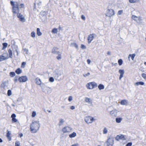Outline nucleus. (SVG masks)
Instances as JSON below:
<instances>
[{"mask_svg": "<svg viewBox=\"0 0 146 146\" xmlns=\"http://www.w3.org/2000/svg\"><path fill=\"white\" fill-rule=\"evenodd\" d=\"M10 3L12 6V12L13 13L17 14V16L19 19L20 21L23 23L25 22L26 20L24 17L19 13L20 9L24 8V5L23 3L12 1H11Z\"/></svg>", "mask_w": 146, "mask_h": 146, "instance_id": "nucleus-1", "label": "nucleus"}, {"mask_svg": "<svg viewBox=\"0 0 146 146\" xmlns=\"http://www.w3.org/2000/svg\"><path fill=\"white\" fill-rule=\"evenodd\" d=\"M40 124L38 121H33L30 126V130L31 133H36L39 129Z\"/></svg>", "mask_w": 146, "mask_h": 146, "instance_id": "nucleus-2", "label": "nucleus"}, {"mask_svg": "<svg viewBox=\"0 0 146 146\" xmlns=\"http://www.w3.org/2000/svg\"><path fill=\"white\" fill-rule=\"evenodd\" d=\"M87 88L89 89H92L94 88L97 86V84L94 82H92L87 84L86 85Z\"/></svg>", "mask_w": 146, "mask_h": 146, "instance_id": "nucleus-3", "label": "nucleus"}, {"mask_svg": "<svg viewBox=\"0 0 146 146\" xmlns=\"http://www.w3.org/2000/svg\"><path fill=\"white\" fill-rule=\"evenodd\" d=\"M72 128L69 126H66L63 128L62 131L63 133L70 132L72 130Z\"/></svg>", "mask_w": 146, "mask_h": 146, "instance_id": "nucleus-4", "label": "nucleus"}, {"mask_svg": "<svg viewBox=\"0 0 146 146\" xmlns=\"http://www.w3.org/2000/svg\"><path fill=\"white\" fill-rule=\"evenodd\" d=\"M9 58V56L7 53H4L2 55H0V62L7 60Z\"/></svg>", "mask_w": 146, "mask_h": 146, "instance_id": "nucleus-5", "label": "nucleus"}, {"mask_svg": "<svg viewBox=\"0 0 146 146\" xmlns=\"http://www.w3.org/2000/svg\"><path fill=\"white\" fill-rule=\"evenodd\" d=\"M115 14L114 11L112 9H109L107 10L106 15L107 16L110 17L113 15Z\"/></svg>", "mask_w": 146, "mask_h": 146, "instance_id": "nucleus-6", "label": "nucleus"}, {"mask_svg": "<svg viewBox=\"0 0 146 146\" xmlns=\"http://www.w3.org/2000/svg\"><path fill=\"white\" fill-rule=\"evenodd\" d=\"M85 121L88 123H92L96 119L91 116L86 117L85 118Z\"/></svg>", "mask_w": 146, "mask_h": 146, "instance_id": "nucleus-7", "label": "nucleus"}, {"mask_svg": "<svg viewBox=\"0 0 146 146\" xmlns=\"http://www.w3.org/2000/svg\"><path fill=\"white\" fill-rule=\"evenodd\" d=\"M55 74L56 75L55 77H57V79L58 80H60V79L58 78V76L61 75L63 74V71L62 70H59V69H56L55 70L54 72Z\"/></svg>", "mask_w": 146, "mask_h": 146, "instance_id": "nucleus-8", "label": "nucleus"}, {"mask_svg": "<svg viewBox=\"0 0 146 146\" xmlns=\"http://www.w3.org/2000/svg\"><path fill=\"white\" fill-rule=\"evenodd\" d=\"M42 91L46 94H49L51 92V90L50 88L47 87H44L42 88Z\"/></svg>", "mask_w": 146, "mask_h": 146, "instance_id": "nucleus-9", "label": "nucleus"}, {"mask_svg": "<svg viewBox=\"0 0 146 146\" xmlns=\"http://www.w3.org/2000/svg\"><path fill=\"white\" fill-rule=\"evenodd\" d=\"M28 80V78L26 76H22L19 77L18 81L20 82H24Z\"/></svg>", "mask_w": 146, "mask_h": 146, "instance_id": "nucleus-10", "label": "nucleus"}, {"mask_svg": "<svg viewBox=\"0 0 146 146\" xmlns=\"http://www.w3.org/2000/svg\"><path fill=\"white\" fill-rule=\"evenodd\" d=\"M113 139L112 137L109 138L107 141V146H113Z\"/></svg>", "mask_w": 146, "mask_h": 146, "instance_id": "nucleus-11", "label": "nucleus"}, {"mask_svg": "<svg viewBox=\"0 0 146 146\" xmlns=\"http://www.w3.org/2000/svg\"><path fill=\"white\" fill-rule=\"evenodd\" d=\"M131 18L132 19L136 21L138 23H140L141 22V17L139 16L137 17L135 15H132Z\"/></svg>", "mask_w": 146, "mask_h": 146, "instance_id": "nucleus-12", "label": "nucleus"}, {"mask_svg": "<svg viewBox=\"0 0 146 146\" xmlns=\"http://www.w3.org/2000/svg\"><path fill=\"white\" fill-rule=\"evenodd\" d=\"M117 112L118 111L117 110L114 109L110 111V114L111 116L116 117L117 115Z\"/></svg>", "mask_w": 146, "mask_h": 146, "instance_id": "nucleus-13", "label": "nucleus"}, {"mask_svg": "<svg viewBox=\"0 0 146 146\" xmlns=\"http://www.w3.org/2000/svg\"><path fill=\"white\" fill-rule=\"evenodd\" d=\"M95 35L92 34L90 35L88 38V42L89 44L91 42L94 38V35Z\"/></svg>", "mask_w": 146, "mask_h": 146, "instance_id": "nucleus-14", "label": "nucleus"}, {"mask_svg": "<svg viewBox=\"0 0 146 146\" xmlns=\"http://www.w3.org/2000/svg\"><path fill=\"white\" fill-rule=\"evenodd\" d=\"M120 104L122 105L127 106L129 103L127 100H123L121 101Z\"/></svg>", "mask_w": 146, "mask_h": 146, "instance_id": "nucleus-15", "label": "nucleus"}, {"mask_svg": "<svg viewBox=\"0 0 146 146\" xmlns=\"http://www.w3.org/2000/svg\"><path fill=\"white\" fill-rule=\"evenodd\" d=\"M119 73L120 74L119 79L120 80L123 77V74L124 73V71L123 70L120 69L119 70Z\"/></svg>", "mask_w": 146, "mask_h": 146, "instance_id": "nucleus-16", "label": "nucleus"}, {"mask_svg": "<svg viewBox=\"0 0 146 146\" xmlns=\"http://www.w3.org/2000/svg\"><path fill=\"white\" fill-rule=\"evenodd\" d=\"M52 53L54 54H59V52L58 50V48L56 47H54L52 50Z\"/></svg>", "mask_w": 146, "mask_h": 146, "instance_id": "nucleus-17", "label": "nucleus"}, {"mask_svg": "<svg viewBox=\"0 0 146 146\" xmlns=\"http://www.w3.org/2000/svg\"><path fill=\"white\" fill-rule=\"evenodd\" d=\"M16 115L15 114H13L11 115V117L12 118V122L15 123L18 122V120L15 118Z\"/></svg>", "mask_w": 146, "mask_h": 146, "instance_id": "nucleus-18", "label": "nucleus"}, {"mask_svg": "<svg viewBox=\"0 0 146 146\" xmlns=\"http://www.w3.org/2000/svg\"><path fill=\"white\" fill-rule=\"evenodd\" d=\"M85 101L89 104H92V100L91 98L86 97L85 99Z\"/></svg>", "mask_w": 146, "mask_h": 146, "instance_id": "nucleus-19", "label": "nucleus"}, {"mask_svg": "<svg viewBox=\"0 0 146 146\" xmlns=\"http://www.w3.org/2000/svg\"><path fill=\"white\" fill-rule=\"evenodd\" d=\"M35 82L37 84L39 85H40L42 83L41 80L38 77L35 79Z\"/></svg>", "mask_w": 146, "mask_h": 146, "instance_id": "nucleus-20", "label": "nucleus"}, {"mask_svg": "<svg viewBox=\"0 0 146 146\" xmlns=\"http://www.w3.org/2000/svg\"><path fill=\"white\" fill-rule=\"evenodd\" d=\"M7 137L9 140L10 141L11 139V132L10 131L7 130Z\"/></svg>", "mask_w": 146, "mask_h": 146, "instance_id": "nucleus-21", "label": "nucleus"}, {"mask_svg": "<svg viewBox=\"0 0 146 146\" xmlns=\"http://www.w3.org/2000/svg\"><path fill=\"white\" fill-rule=\"evenodd\" d=\"M135 56H136V54H129L128 57L129 60V61L130 60V57H131L132 60H133L134 59V58L135 57Z\"/></svg>", "mask_w": 146, "mask_h": 146, "instance_id": "nucleus-22", "label": "nucleus"}, {"mask_svg": "<svg viewBox=\"0 0 146 146\" xmlns=\"http://www.w3.org/2000/svg\"><path fill=\"white\" fill-rule=\"evenodd\" d=\"M64 122V121L62 119H60L59 120V122L58 123V125L59 126H61L62 125Z\"/></svg>", "mask_w": 146, "mask_h": 146, "instance_id": "nucleus-23", "label": "nucleus"}, {"mask_svg": "<svg viewBox=\"0 0 146 146\" xmlns=\"http://www.w3.org/2000/svg\"><path fill=\"white\" fill-rule=\"evenodd\" d=\"M76 132H73L72 133L69 135V137L70 138H72L76 137Z\"/></svg>", "mask_w": 146, "mask_h": 146, "instance_id": "nucleus-24", "label": "nucleus"}, {"mask_svg": "<svg viewBox=\"0 0 146 146\" xmlns=\"http://www.w3.org/2000/svg\"><path fill=\"white\" fill-rule=\"evenodd\" d=\"M145 83L142 82H136L135 84V86H138L139 85H144Z\"/></svg>", "mask_w": 146, "mask_h": 146, "instance_id": "nucleus-25", "label": "nucleus"}, {"mask_svg": "<svg viewBox=\"0 0 146 146\" xmlns=\"http://www.w3.org/2000/svg\"><path fill=\"white\" fill-rule=\"evenodd\" d=\"M8 52L9 54V58H12V51L10 49L8 50Z\"/></svg>", "mask_w": 146, "mask_h": 146, "instance_id": "nucleus-26", "label": "nucleus"}, {"mask_svg": "<svg viewBox=\"0 0 146 146\" xmlns=\"http://www.w3.org/2000/svg\"><path fill=\"white\" fill-rule=\"evenodd\" d=\"M70 46L72 47H74L77 49H78V46L76 43L74 42L71 43L70 44Z\"/></svg>", "mask_w": 146, "mask_h": 146, "instance_id": "nucleus-27", "label": "nucleus"}, {"mask_svg": "<svg viewBox=\"0 0 146 146\" xmlns=\"http://www.w3.org/2000/svg\"><path fill=\"white\" fill-rule=\"evenodd\" d=\"M36 33L38 35L41 36L42 35V33L40 31V29L39 28L36 29Z\"/></svg>", "mask_w": 146, "mask_h": 146, "instance_id": "nucleus-28", "label": "nucleus"}, {"mask_svg": "<svg viewBox=\"0 0 146 146\" xmlns=\"http://www.w3.org/2000/svg\"><path fill=\"white\" fill-rule=\"evenodd\" d=\"M15 72L17 74H20L22 72V70L20 68H18L16 70Z\"/></svg>", "mask_w": 146, "mask_h": 146, "instance_id": "nucleus-29", "label": "nucleus"}, {"mask_svg": "<svg viewBox=\"0 0 146 146\" xmlns=\"http://www.w3.org/2000/svg\"><path fill=\"white\" fill-rule=\"evenodd\" d=\"M129 2L131 3H134L139 2V0H129Z\"/></svg>", "mask_w": 146, "mask_h": 146, "instance_id": "nucleus-30", "label": "nucleus"}, {"mask_svg": "<svg viewBox=\"0 0 146 146\" xmlns=\"http://www.w3.org/2000/svg\"><path fill=\"white\" fill-rule=\"evenodd\" d=\"M122 119L121 118H116L115 121L117 123H120Z\"/></svg>", "mask_w": 146, "mask_h": 146, "instance_id": "nucleus-31", "label": "nucleus"}, {"mask_svg": "<svg viewBox=\"0 0 146 146\" xmlns=\"http://www.w3.org/2000/svg\"><path fill=\"white\" fill-rule=\"evenodd\" d=\"M98 88L100 90H101L104 89V86L103 85L100 84L98 86Z\"/></svg>", "mask_w": 146, "mask_h": 146, "instance_id": "nucleus-32", "label": "nucleus"}, {"mask_svg": "<svg viewBox=\"0 0 146 146\" xmlns=\"http://www.w3.org/2000/svg\"><path fill=\"white\" fill-rule=\"evenodd\" d=\"M58 32V29H57L54 28L52 31V33L54 34H56Z\"/></svg>", "mask_w": 146, "mask_h": 146, "instance_id": "nucleus-33", "label": "nucleus"}, {"mask_svg": "<svg viewBox=\"0 0 146 146\" xmlns=\"http://www.w3.org/2000/svg\"><path fill=\"white\" fill-rule=\"evenodd\" d=\"M108 132V129L107 128L105 127L104 128L103 130V133L104 134H106Z\"/></svg>", "mask_w": 146, "mask_h": 146, "instance_id": "nucleus-34", "label": "nucleus"}, {"mask_svg": "<svg viewBox=\"0 0 146 146\" xmlns=\"http://www.w3.org/2000/svg\"><path fill=\"white\" fill-rule=\"evenodd\" d=\"M118 62L119 65L121 66L122 64L123 61L122 59H120L118 60Z\"/></svg>", "mask_w": 146, "mask_h": 146, "instance_id": "nucleus-35", "label": "nucleus"}, {"mask_svg": "<svg viewBox=\"0 0 146 146\" xmlns=\"http://www.w3.org/2000/svg\"><path fill=\"white\" fill-rule=\"evenodd\" d=\"M14 48L15 49V50L17 53V55H18L19 53L18 51V46L16 45L14 46Z\"/></svg>", "mask_w": 146, "mask_h": 146, "instance_id": "nucleus-36", "label": "nucleus"}, {"mask_svg": "<svg viewBox=\"0 0 146 146\" xmlns=\"http://www.w3.org/2000/svg\"><path fill=\"white\" fill-rule=\"evenodd\" d=\"M142 77L145 80H146V74L143 73L141 75Z\"/></svg>", "mask_w": 146, "mask_h": 146, "instance_id": "nucleus-37", "label": "nucleus"}, {"mask_svg": "<svg viewBox=\"0 0 146 146\" xmlns=\"http://www.w3.org/2000/svg\"><path fill=\"white\" fill-rule=\"evenodd\" d=\"M125 136L123 135H120V139H122L123 140H125L126 139Z\"/></svg>", "mask_w": 146, "mask_h": 146, "instance_id": "nucleus-38", "label": "nucleus"}, {"mask_svg": "<svg viewBox=\"0 0 146 146\" xmlns=\"http://www.w3.org/2000/svg\"><path fill=\"white\" fill-rule=\"evenodd\" d=\"M31 36L33 38H35V33L34 31L32 32L31 33Z\"/></svg>", "mask_w": 146, "mask_h": 146, "instance_id": "nucleus-39", "label": "nucleus"}, {"mask_svg": "<svg viewBox=\"0 0 146 146\" xmlns=\"http://www.w3.org/2000/svg\"><path fill=\"white\" fill-rule=\"evenodd\" d=\"M6 87L5 84V83H3L1 85V88L3 89H5Z\"/></svg>", "mask_w": 146, "mask_h": 146, "instance_id": "nucleus-40", "label": "nucleus"}, {"mask_svg": "<svg viewBox=\"0 0 146 146\" xmlns=\"http://www.w3.org/2000/svg\"><path fill=\"white\" fill-rule=\"evenodd\" d=\"M58 55L56 57V58L57 59L59 60L61 58V55L60 53L59 52V54H58Z\"/></svg>", "mask_w": 146, "mask_h": 146, "instance_id": "nucleus-41", "label": "nucleus"}, {"mask_svg": "<svg viewBox=\"0 0 146 146\" xmlns=\"http://www.w3.org/2000/svg\"><path fill=\"white\" fill-rule=\"evenodd\" d=\"M12 93L11 90H9L7 91V95L9 96H10L12 95Z\"/></svg>", "mask_w": 146, "mask_h": 146, "instance_id": "nucleus-42", "label": "nucleus"}, {"mask_svg": "<svg viewBox=\"0 0 146 146\" xmlns=\"http://www.w3.org/2000/svg\"><path fill=\"white\" fill-rule=\"evenodd\" d=\"M26 63L25 62H23L22 63L21 67L22 68H24L25 67V65H26Z\"/></svg>", "mask_w": 146, "mask_h": 146, "instance_id": "nucleus-43", "label": "nucleus"}, {"mask_svg": "<svg viewBox=\"0 0 146 146\" xmlns=\"http://www.w3.org/2000/svg\"><path fill=\"white\" fill-rule=\"evenodd\" d=\"M20 143L19 141H16L15 143V146H20Z\"/></svg>", "mask_w": 146, "mask_h": 146, "instance_id": "nucleus-44", "label": "nucleus"}, {"mask_svg": "<svg viewBox=\"0 0 146 146\" xmlns=\"http://www.w3.org/2000/svg\"><path fill=\"white\" fill-rule=\"evenodd\" d=\"M10 75L11 77H13L15 76V74L13 72H11L10 73Z\"/></svg>", "mask_w": 146, "mask_h": 146, "instance_id": "nucleus-45", "label": "nucleus"}, {"mask_svg": "<svg viewBox=\"0 0 146 146\" xmlns=\"http://www.w3.org/2000/svg\"><path fill=\"white\" fill-rule=\"evenodd\" d=\"M123 13V11L122 10H121L119 11L117 13V15H121Z\"/></svg>", "mask_w": 146, "mask_h": 146, "instance_id": "nucleus-46", "label": "nucleus"}, {"mask_svg": "<svg viewBox=\"0 0 146 146\" xmlns=\"http://www.w3.org/2000/svg\"><path fill=\"white\" fill-rule=\"evenodd\" d=\"M68 101L69 102H70L71 101H72V100H73V97H72V96H69L68 98Z\"/></svg>", "mask_w": 146, "mask_h": 146, "instance_id": "nucleus-47", "label": "nucleus"}, {"mask_svg": "<svg viewBox=\"0 0 146 146\" xmlns=\"http://www.w3.org/2000/svg\"><path fill=\"white\" fill-rule=\"evenodd\" d=\"M40 14L43 16H45L46 15V12L45 11H42L40 12Z\"/></svg>", "mask_w": 146, "mask_h": 146, "instance_id": "nucleus-48", "label": "nucleus"}, {"mask_svg": "<svg viewBox=\"0 0 146 146\" xmlns=\"http://www.w3.org/2000/svg\"><path fill=\"white\" fill-rule=\"evenodd\" d=\"M36 112L35 111H33L32 113V117H34L36 115Z\"/></svg>", "mask_w": 146, "mask_h": 146, "instance_id": "nucleus-49", "label": "nucleus"}, {"mask_svg": "<svg viewBox=\"0 0 146 146\" xmlns=\"http://www.w3.org/2000/svg\"><path fill=\"white\" fill-rule=\"evenodd\" d=\"M90 75V73L89 72H88L86 74H84L83 75V76L84 77H86L87 76H89Z\"/></svg>", "mask_w": 146, "mask_h": 146, "instance_id": "nucleus-50", "label": "nucleus"}, {"mask_svg": "<svg viewBox=\"0 0 146 146\" xmlns=\"http://www.w3.org/2000/svg\"><path fill=\"white\" fill-rule=\"evenodd\" d=\"M49 81L51 82H53L54 81V79L53 77H50L49 79Z\"/></svg>", "mask_w": 146, "mask_h": 146, "instance_id": "nucleus-51", "label": "nucleus"}, {"mask_svg": "<svg viewBox=\"0 0 146 146\" xmlns=\"http://www.w3.org/2000/svg\"><path fill=\"white\" fill-rule=\"evenodd\" d=\"M23 50L24 51L25 53H26L27 54H28V50L27 49L25 48V49H24Z\"/></svg>", "mask_w": 146, "mask_h": 146, "instance_id": "nucleus-52", "label": "nucleus"}, {"mask_svg": "<svg viewBox=\"0 0 146 146\" xmlns=\"http://www.w3.org/2000/svg\"><path fill=\"white\" fill-rule=\"evenodd\" d=\"M81 48L82 49H85L86 48V46L84 44H81Z\"/></svg>", "mask_w": 146, "mask_h": 146, "instance_id": "nucleus-53", "label": "nucleus"}, {"mask_svg": "<svg viewBox=\"0 0 146 146\" xmlns=\"http://www.w3.org/2000/svg\"><path fill=\"white\" fill-rule=\"evenodd\" d=\"M18 80V77L17 76H15L14 79V81L15 82H17Z\"/></svg>", "mask_w": 146, "mask_h": 146, "instance_id": "nucleus-54", "label": "nucleus"}, {"mask_svg": "<svg viewBox=\"0 0 146 146\" xmlns=\"http://www.w3.org/2000/svg\"><path fill=\"white\" fill-rule=\"evenodd\" d=\"M3 46L6 48L8 44L7 43H3Z\"/></svg>", "mask_w": 146, "mask_h": 146, "instance_id": "nucleus-55", "label": "nucleus"}, {"mask_svg": "<svg viewBox=\"0 0 146 146\" xmlns=\"http://www.w3.org/2000/svg\"><path fill=\"white\" fill-rule=\"evenodd\" d=\"M81 18L82 20H83L84 21H85L86 20L85 17V16L83 15H81Z\"/></svg>", "mask_w": 146, "mask_h": 146, "instance_id": "nucleus-56", "label": "nucleus"}, {"mask_svg": "<svg viewBox=\"0 0 146 146\" xmlns=\"http://www.w3.org/2000/svg\"><path fill=\"white\" fill-rule=\"evenodd\" d=\"M116 140H119V139H120V136L119 135H117L116 137Z\"/></svg>", "mask_w": 146, "mask_h": 146, "instance_id": "nucleus-57", "label": "nucleus"}, {"mask_svg": "<svg viewBox=\"0 0 146 146\" xmlns=\"http://www.w3.org/2000/svg\"><path fill=\"white\" fill-rule=\"evenodd\" d=\"M132 145L131 143H129L126 145V146H131Z\"/></svg>", "mask_w": 146, "mask_h": 146, "instance_id": "nucleus-58", "label": "nucleus"}, {"mask_svg": "<svg viewBox=\"0 0 146 146\" xmlns=\"http://www.w3.org/2000/svg\"><path fill=\"white\" fill-rule=\"evenodd\" d=\"M78 145L79 144L77 143H76L71 145V146H78Z\"/></svg>", "mask_w": 146, "mask_h": 146, "instance_id": "nucleus-59", "label": "nucleus"}, {"mask_svg": "<svg viewBox=\"0 0 146 146\" xmlns=\"http://www.w3.org/2000/svg\"><path fill=\"white\" fill-rule=\"evenodd\" d=\"M91 61L90 60V59H88L87 60V62L88 64H90L91 62Z\"/></svg>", "mask_w": 146, "mask_h": 146, "instance_id": "nucleus-60", "label": "nucleus"}, {"mask_svg": "<svg viewBox=\"0 0 146 146\" xmlns=\"http://www.w3.org/2000/svg\"><path fill=\"white\" fill-rule=\"evenodd\" d=\"M70 108L71 110H74L75 108V106H72L70 107Z\"/></svg>", "mask_w": 146, "mask_h": 146, "instance_id": "nucleus-61", "label": "nucleus"}, {"mask_svg": "<svg viewBox=\"0 0 146 146\" xmlns=\"http://www.w3.org/2000/svg\"><path fill=\"white\" fill-rule=\"evenodd\" d=\"M107 54L108 55H111V52L110 51H108L107 53Z\"/></svg>", "mask_w": 146, "mask_h": 146, "instance_id": "nucleus-62", "label": "nucleus"}, {"mask_svg": "<svg viewBox=\"0 0 146 146\" xmlns=\"http://www.w3.org/2000/svg\"><path fill=\"white\" fill-rule=\"evenodd\" d=\"M111 64L112 66H116L117 65V63H116L114 64L113 63H111Z\"/></svg>", "mask_w": 146, "mask_h": 146, "instance_id": "nucleus-63", "label": "nucleus"}, {"mask_svg": "<svg viewBox=\"0 0 146 146\" xmlns=\"http://www.w3.org/2000/svg\"><path fill=\"white\" fill-rule=\"evenodd\" d=\"M59 29L60 30H62V28L60 26L58 27Z\"/></svg>", "mask_w": 146, "mask_h": 146, "instance_id": "nucleus-64", "label": "nucleus"}]
</instances>
